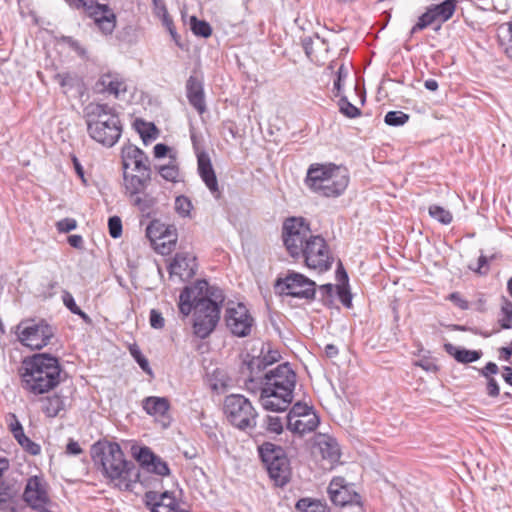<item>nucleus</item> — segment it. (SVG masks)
Returning <instances> with one entry per match:
<instances>
[{
    "mask_svg": "<svg viewBox=\"0 0 512 512\" xmlns=\"http://www.w3.org/2000/svg\"><path fill=\"white\" fill-rule=\"evenodd\" d=\"M445 351L459 363H472L480 359L482 352L459 348L451 343L444 345Z\"/></svg>",
    "mask_w": 512,
    "mask_h": 512,
    "instance_id": "nucleus-27",
    "label": "nucleus"
},
{
    "mask_svg": "<svg viewBox=\"0 0 512 512\" xmlns=\"http://www.w3.org/2000/svg\"><path fill=\"white\" fill-rule=\"evenodd\" d=\"M190 29L194 35L208 38L212 34V28L207 21L199 20L196 16L190 18Z\"/></svg>",
    "mask_w": 512,
    "mask_h": 512,
    "instance_id": "nucleus-32",
    "label": "nucleus"
},
{
    "mask_svg": "<svg viewBox=\"0 0 512 512\" xmlns=\"http://www.w3.org/2000/svg\"><path fill=\"white\" fill-rule=\"evenodd\" d=\"M149 323L153 329L161 330L165 326V319L160 311L151 309L149 313Z\"/></svg>",
    "mask_w": 512,
    "mask_h": 512,
    "instance_id": "nucleus-50",
    "label": "nucleus"
},
{
    "mask_svg": "<svg viewBox=\"0 0 512 512\" xmlns=\"http://www.w3.org/2000/svg\"><path fill=\"white\" fill-rule=\"evenodd\" d=\"M61 367L57 357L37 353L22 362L21 382L25 391L41 395L54 389L60 383Z\"/></svg>",
    "mask_w": 512,
    "mask_h": 512,
    "instance_id": "nucleus-4",
    "label": "nucleus"
},
{
    "mask_svg": "<svg viewBox=\"0 0 512 512\" xmlns=\"http://www.w3.org/2000/svg\"><path fill=\"white\" fill-rule=\"evenodd\" d=\"M133 201V205L138 207L141 212H148L153 206V199L148 194H144L143 196L136 195L131 197Z\"/></svg>",
    "mask_w": 512,
    "mask_h": 512,
    "instance_id": "nucleus-48",
    "label": "nucleus"
},
{
    "mask_svg": "<svg viewBox=\"0 0 512 512\" xmlns=\"http://www.w3.org/2000/svg\"><path fill=\"white\" fill-rule=\"evenodd\" d=\"M428 212L433 219L444 225L450 224L453 220L451 212L439 205H431Z\"/></svg>",
    "mask_w": 512,
    "mask_h": 512,
    "instance_id": "nucleus-34",
    "label": "nucleus"
},
{
    "mask_svg": "<svg viewBox=\"0 0 512 512\" xmlns=\"http://www.w3.org/2000/svg\"><path fill=\"white\" fill-rule=\"evenodd\" d=\"M186 95L189 103L200 115L206 111L203 85L194 76H190L187 80Z\"/></svg>",
    "mask_w": 512,
    "mask_h": 512,
    "instance_id": "nucleus-22",
    "label": "nucleus"
},
{
    "mask_svg": "<svg viewBox=\"0 0 512 512\" xmlns=\"http://www.w3.org/2000/svg\"><path fill=\"white\" fill-rule=\"evenodd\" d=\"M14 439L26 453L32 456L40 454L41 446L38 443L32 441L28 436L25 435V433H22Z\"/></svg>",
    "mask_w": 512,
    "mask_h": 512,
    "instance_id": "nucleus-35",
    "label": "nucleus"
},
{
    "mask_svg": "<svg viewBox=\"0 0 512 512\" xmlns=\"http://www.w3.org/2000/svg\"><path fill=\"white\" fill-rule=\"evenodd\" d=\"M503 379L504 381L512 386V368L509 366L503 367Z\"/></svg>",
    "mask_w": 512,
    "mask_h": 512,
    "instance_id": "nucleus-64",
    "label": "nucleus"
},
{
    "mask_svg": "<svg viewBox=\"0 0 512 512\" xmlns=\"http://www.w3.org/2000/svg\"><path fill=\"white\" fill-rule=\"evenodd\" d=\"M146 471L162 477L170 474L168 464L157 455L155 457V461L151 464V467H148Z\"/></svg>",
    "mask_w": 512,
    "mask_h": 512,
    "instance_id": "nucleus-46",
    "label": "nucleus"
},
{
    "mask_svg": "<svg viewBox=\"0 0 512 512\" xmlns=\"http://www.w3.org/2000/svg\"><path fill=\"white\" fill-rule=\"evenodd\" d=\"M223 413L228 423L236 429L248 431L256 427L258 413L244 395H227L223 402Z\"/></svg>",
    "mask_w": 512,
    "mask_h": 512,
    "instance_id": "nucleus-8",
    "label": "nucleus"
},
{
    "mask_svg": "<svg viewBox=\"0 0 512 512\" xmlns=\"http://www.w3.org/2000/svg\"><path fill=\"white\" fill-rule=\"evenodd\" d=\"M169 151V147L163 143H158L154 146V156L156 158H162L166 156Z\"/></svg>",
    "mask_w": 512,
    "mask_h": 512,
    "instance_id": "nucleus-60",
    "label": "nucleus"
},
{
    "mask_svg": "<svg viewBox=\"0 0 512 512\" xmlns=\"http://www.w3.org/2000/svg\"><path fill=\"white\" fill-rule=\"evenodd\" d=\"M259 454L275 484L280 487L286 485L291 477V468L283 449L273 443L265 442L259 447Z\"/></svg>",
    "mask_w": 512,
    "mask_h": 512,
    "instance_id": "nucleus-10",
    "label": "nucleus"
},
{
    "mask_svg": "<svg viewBox=\"0 0 512 512\" xmlns=\"http://www.w3.org/2000/svg\"><path fill=\"white\" fill-rule=\"evenodd\" d=\"M499 371V368L496 363L494 362H488L481 370L480 375L487 378H492V375L497 374Z\"/></svg>",
    "mask_w": 512,
    "mask_h": 512,
    "instance_id": "nucleus-57",
    "label": "nucleus"
},
{
    "mask_svg": "<svg viewBox=\"0 0 512 512\" xmlns=\"http://www.w3.org/2000/svg\"><path fill=\"white\" fill-rule=\"evenodd\" d=\"M82 448L79 443L73 439H70L66 446V452L70 455H79L82 453Z\"/></svg>",
    "mask_w": 512,
    "mask_h": 512,
    "instance_id": "nucleus-59",
    "label": "nucleus"
},
{
    "mask_svg": "<svg viewBox=\"0 0 512 512\" xmlns=\"http://www.w3.org/2000/svg\"><path fill=\"white\" fill-rule=\"evenodd\" d=\"M409 120V115L403 111H389L385 117L384 122L389 126H402Z\"/></svg>",
    "mask_w": 512,
    "mask_h": 512,
    "instance_id": "nucleus-40",
    "label": "nucleus"
},
{
    "mask_svg": "<svg viewBox=\"0 0 512 512\" xmlns=\"http://www.w3.org/2000/svg\"><path fill=\"white\" fill-rule=\"evenodd\" d=\"M308 414H316L313 407L302 402H296L286 415L285 420L306 417Z\"/></svg>",
    "mask_w": 512,
    "mask_h": 512,
    "instance_id": "nucleus-38",
    "label": "nucleus"
},
{
    "mask_svg": "<svg viewBox=\"0 0 512 512\" xmlns=\"http://www.w3.org/2000/svg\"><path fill=\"white\" fill-rule=\"evenodd\" d=\"M282 240L288 254L294 259H303L309 269L318 272L331 269L334 258L326 240L314 235L304 218L286 219L282 227Z\"/></svg>",
    "mask_w": 512,
    "mask_h": 512,
    "instance_id": "nucleus-2",
    "label": "nucleus"
},
{
    "mask_svg": "<svg viewBox=\"0 0 512 512\" xmlns=\"http://www.w3.org/2000/svg\"><path fill=\"white\" fill-rule=\"evenodd\" d=\"M162 23H163L164 27L167 29V31L169 32V34H170L172 40L175 42V44L179 48H183V44L181 43V37L177 33L176 28L173 23V20L169 16V14L165 8H163Z\"/></svg>",
    "mask_w": 512,
    "mask_h": 512,
    "instance_id": "nucleus-41",
    "label": "nucleus"
},
{
    "mask_svg": "<svg viewBox=\"0 0 512 512\" xmlns=\"http://www.w3.org/2000/svg\"><path fill=\"white\" fill-rule=\"evenodd\" d=\"M6 422L8 425V429L14 438L24 433L23 426L14 413H9L6 416Z\"/></svg>",
    "mask_w": 512,
    "mask_h": 512,
    "instance_id": "nucleus-47",
    "label": "nucleus"
},
{
    "mask_svg": "<svg viewBox=\"0 0 512 512\" xmlns=\"http://www.w3.org/2000/svg\"><path fill=\"white\" fill-rule=\"evenodd\" d=\"M429 8L436 19L443 23L453 16L456 9V2L455 0H445L440 4L431 5Z\"/></svg>",
    "mask_w": 512,
    "mask_h": 512,
    "instance_id": "nucleus-28",
    "label": "nucleus"
},
{
    "mask_svg": "<svg viewBox=\"0 0 512 512\" xmlns=\"http://www.w3.org/2000/svg\"><path fill=\"white\" fill-rule=\"evenodd\" d=\"M64 408V401L58 395L46 397L42 402V411L47 417H56Z\"/></svg>",
    "mask_w": 512,
    "mask_h": 512,
    "instance_id": "nucleus-29",
    "label": "nucleus"
},
{
    "mask_svg": "<svg viewBox=\"0 0 512 512\" xmlns=\"http://www.w3.org/2000/svg\"><path fill=\"white\" fill-rule=\"evenodd\" d=\"M448 299L453 302L457 307H459L461 310H467L469 309V303L467 300H465L459 292H453L449 294Z\"/></svg>",
    "mask_w": 512,
    "mask_h": 512,
    "instance_id": "nucleus-55",
    "label": "nucleus"
},
{
    "mask_svg": "<svg viewBox=\"0 0 512 512\" xmlns=\"http://www.w3.org/2000/svg\"><path fill=\"white\" fill-rule=\"evenodd\" d=\"M146 236L156 245L161 254L169 253L176 244V234L158 220L149 223Z\"/></svg>",
    "mask_w": 512,
    "mask_h": 512,
    "instance_id": "nucleus-16",
    "label": "nucleus"
},
{
    "mask_svg": "<svg viewBox=\"0 0 512 512\" xmlns=\"http://www.w3.org/2000/svg\"><path fill=\"white\" fill-rule=\"evenodd\" d=\"M130 353L134 360L138 363L140 368L147 373L148 375L152 376L153 372L149 365V362L147 358L141 353L138 347L134 346L130 348Z\"/></svg>",
    "mask_w": 512,
    "mask_h": 512,
    "instance_id": "nucleus-44",
    "label": "nucleus"
},
{
    "mask_svg": "<svg viewBox=\"0 0 512 512\" xmlns=\"http://www.w3.org/2000/svg\"><path fill=\"white\" fill-rule=\"evenodd\" d=\"M143 410L150 416L163 417L170 409V403L165 397L149 396L142 401Z\"/></svg>",
    "mask_w": 512,
    "mask_h": 512,
    "instance_id": "nucleus-26",
    "label": "nucleus"
},
{
    "mask_svg": "<svg viewBox=\"0 0 512 512\" xmlns=\"http://www.w3.org/2000/svg\"><path fill=\"white\" fill-rule=\"evenodd\" d=\"M498 322L502 329L512 328V302L503 299Z\"/></svg>",
    "mask_w": 512,
    "mask_h": 512,
    "instance_id": "nucleus-33",
    "label": "nucleus"
},
{
    "mask_svg": "<svg viewBox=\"0 0 512 512\" xmlns=\"http://www.w3.org/2000/svg\"><path fill=\"white\" fill-rule=\"evenodd\" d=\"M340 112L348 118H357L361 115V110L353 105L346 96H341L338 101Z\"/></svg>",
    "mask_w": 512,
    "mask_h": 512,
    "instance_id": "nucleus-39",
    "label": "nucleus"
},
{
    "mask_svg": "<svg viewBox=\"0 0 512 512\" xmlns=\"http://www.w3.org/2000/svg\"><path fill=\"white\" fill-rule=\"evenodd\" d=\"M435 21H437L435 15L430 8H428L427 11L418 18L417 23L412 27L410 33L415 34L432 25Z\"/></svg>",
    "mask_w": 512,
    "mask_h": 512,
    "instance_id": "nucleus-42",
    "label": "nucleus"
},
{
    "mask_svg": "<svg viewBox=\"0 0 512 512\" xmlns=\"http://www.w3.org/2000/svg\"><path fill=\"white\" fill-rule=\"evenodd\" d=\"M276 360L277 357L274 355H271L269 359L267 356H264L263 358H255L249 362L248 368L251 371L254 369L255 366L260 369L261 366L263 365V367L265 368L267 365L272 364Z\"/></svg>",
    "mask_w": 512,
    "mask_h": 512,
    "instance_id": "nucleus-54",
    "label": "nucleus"
},
{
    "mask_svg": "<svg viewBox=\"0 0 512 512\" xmlns=\"http://www.w3.org/2000/svg\"><path fill=\"white\" fill-rule=\"evenodd\" d=\"M68 243L74 248H82L83 238L80 235H70L68 237Z\"/></svg>",
    "mask_w": 512,
    "mask_h": 512,
    "instance_id": "nucleus-63",
    "label": "nucleus"
},
{
    "mask_svg": "<svg viewBox=\"0 0 512 512\" xmlns=\"http://www.w3.org/2000/svg\"><path fill=\"white\" fill-rule=\"evenodd\" d=\"M296 509L301 512H327L326 505L319 500L302 498L297 501Z\"/></svg>",
    "mask_w": 512,
    "mask_h": 512,
    "instance_id": "nucleus-31",
    "label": "nucleus"
},
{
    "mask_svg": "<svg viewBox=\"0 0 512 512\" xmlns=\"http://www.w3.org/2000/svg\"><path fill=\"white\" fill-rule=\"evenodd\" d=\"M143 501L151 512H189L180 507L174 494L169 491H148L144 494Z\"/></svg>",
    "mask_w": 512,
    "mask_h": 512,
    "instance_id": "nucleus-15",
    "label": "nucleus"
},
{
    "mask_svg": "<svg viewBox=\"0 0 512 512\" xmlns=\"http://www.w3.org/2000/svg\"><path fill=\"white\" fill-rule=\"evenodd\" d=\"M144 129H139L140 136L144 142V144H148L149 142L155 140L158 136V131L154 124L143 123Z\"/></svg>",
    "mask_w": 512,
    "mask_h": 512,
    "instance_id": "nucleus-49",
    "label": "nucleus"
},
{
    "mask_svg": "<svg viewBox=\"0 0 512 512\" xmlns=\"http://www.w3.org/2000/svg\"><path fill=\"white\" fill-rule=\"evenodd\" d=\"M198 173L206 187L215 198L220 197L217 177L209 155L206 152H197Z\"/></svg>",
    "mask_w": 512,
    "mask_h": 512,
    "instance_id": "nucleus-20",
    "label": "nucleus"
},
{
    "mask_svg": "<svg viewBox=\"0 0 512 512\" xmlns=\"http://www.w3.org/2000/svg\"><path fill=\"white\" fill-rule=\"evenodd\" d=\"M285 421L287 429L299 435L315 431L320 423L317 414H308L306 417L288 419Z\"/></svg>",
    "mask_w": 512,
    "mask_h": 512,
    "instance_id": "nucleus-23",
    "label": "nucleus"
},
{
    "mask_svg": "<svg viewBox=\"0 0 512 512\" xmlns=\"http://www.w3.org/2000/svg\"><path fill=\"white\" fill-rule=\"evenodd\" d=\"M97 86L103 92H108L119 98L121 94H125L127 85L118 75L104 74L97 82Z\"/></svg>",
    "mask_w": 512,
    "mask_h": 512,
    "instance_id": "nucleus-24",
    "label": "nucleus"
},
{
    "mask_svg": "<svg viewBox=\"0 0 512 512\" xmlns=\"http://www.w3.org/2000/svg\"><path fill=\"white\" fill-rule=\"evenodd\" d=\"M57 229L61 233H68L74 230L77 226L76 220L72 218H64L57 222Z\"/></svg>",
    "mask_w": 512,
    "mask_h": 512,
    "instance_id": "nucleus-53",
    "label": "nucleus"
},
{
    "mask_svg": "<svg viewBox=\"0 0 512 512\" xmlns=\"http://www.w3.org/2000/svg\"><path fill=\"white\" fill-rule=\"evenodd\" d=\"M486 391L490 397L495 398V397L499 396L500 388H499L497 380L494 377L487 378Z\"/></svg>",
    "mask_w": 512,
    "mask_h": 512,
    "instance_id": "nucleus-56",
    "label": "nucleus"
},
{
    "mask_svg": "<svg viewBox=\"0 0 512 512\" xmlns=\"http://www.w3.org/2000/svg\"><path fill=\"white\" fill-rule=\"evenodd\" d=\"M90 138L105 147H113L121 137L122 125L115 109L108 104L89 103L84 108Z\"/></svg>",
    "mask_w": 512,
    "mask_h": 512,
    "instance_id": "nucleus-6",
    "label": "nucleus"
},
{
    "mask_svg": "<svg viewBox=\"0 0 512 512\" xmlns=\"http://www.w3.org/2000/svg\"><path fill=\"white\" fill-rule=\"evenodd\" d=\"M109 234L112 238H118L122 234V222L118 216H112L108 220Z\"/></svg>",
    "mask_w": 512,
    "mask_h": 512,
    "instance_id": "nucleus-51",
    "label": "nucleus"
},
{
    "mask_svg": "<svg viewBox=\"0 0 512 512\" xmlns=\"http://www.w3.org/2000/svg\"><path fill=\"white\" fill-rule=\"evenodd\" d=\"M123 171L131 168L133 171H146L150 169L149 157L136 145L126 144L121 150Z\"/></svg>",
    "mask_w": 512,
    "mask_h": 512,
    "instance_id": "nucleus-18",
    "label": "nucleus"
},
{
    "mask_svg": "<svg viewBox=\"0 0 512 512\" xmlns=\"http://www.w3.org/2000/svg\"><path fill=\"white\" fill-rule=\"evenodd\" d=\"M62 301H63V304L64 306L72 313V314H75V315H78L79 317H81L86 323H90L91 322V318L88 316V314H86L83 310H81L76 302H75V299L73 297V295L69 292V291H66L64 290L62 292Z\"/></svg>",
    "mask_w": 512,
    "mask_h": 512,
    "instance_id": "nucleus-30",
    "label": "nucleus"
},
{
    "mask_svg": "<svg viewBox=\"0 0 512 512\" xmlns=\"http://www.w3.org/2000/svg\"><path fill=\"white\" fill-rule=\"evenodd\" d=\"M229 331L237 337H246L251 333L254 319L242 303L228 306L224 316Z\"/></svg>",
    "mask_w": 512,
    "mask_h": 512,
    "instance_id": "nucleus-13",
    "label": "nucleus"
},
{
    "mask_svg": "<svg viewBox=\"0 0 512 512\" xmlns=\"http://www.w3.org/2000/svg\"><path fill=\"white\" fill-rule=\"evenodd\" d=\"M276 289L283 295L313 299L316 293V284L301 273L289 271L283 279H278Z\"/></svg>",
    "mask_w": 512,
    "mask_h": 512,
    "instance_id": "nucleus-11",
    "label": "nucleus"
},
{
    "mask_svg": "<svg viewBox=\"0 0 512 512\" xmlns=\"http://www.w3.org/2000/svg\"><path fill=\"white\" fill-rule=\"evenodd\" d=\"M99 462L104 477L114 488L132 491L136 483H145L137 466L132 461L126 460L117 443H109L101 449Z\"/></svg>",
    "mask_w": 512,
    "mask_h": 512,
    "instance_id": "nucleus-5",
    "label": "nucleus"
},
{
    "mask_svg": "<svg viewBox=\"0 0 512 512\" xmlns=\"http://www.w3.org/2000/svg\"><path fill=\"white\" fill-rule=\"evenodd\" d=\"M348 70L344 65H341L337 71L336 79L334 80L333 88L337 91L335 96H339L342 91L343 83L347 78Z\"/></svg>",
    "mask_w": 512,
    "mask_h": 512,
    "instance_id": "nucleus-52",
    "label": "nucleus"
},
{
    "mask_svg": "<svg viewBox=\"0 0 512 512\" xmlns=\"http://www.w3.org/2000/svg\"><path fill=\"white\" fill-rule=\"evenodd\" d=\"M342 512H365L360 499H356L342 507Z\"/></svg>",
    "mask_w": 512,
    "mask_h": 512,
    "instance_id": "nucleus-58",
    "label": "nucleus"
},
{
    "mask_svg": "<svg viewBox=\"0 0 512 512\" xmlns=\"http://www.w3.org/2000/svg\"><path fill=\"white\" fill-rule=\"evenodd\" d=\"M136 172L137 174H130L123 171L125 194L129 197L142 194L151 180V170Z\"/></svg>",
    "mask_w": 512,
    "mask_h": 512,
    "instance_id": "nucleus-21",
    "label": "nucleus"
},
{
    "mask_svg": "<svg viewBox=\"0 0 512 512\" xmlns=\"http://www.w3.org/2000/svg\"><path fill=\"white\" fill-rule=\"evenodd\" d=\"M316 444L323 459L328 460L331 464L339 461L341 453L336 439L328 435H321Z\"/></svg>",
    "mask_w": 512,
    "mask_h": 512,
    "instance_id": "nucleus-25",
    "label": "nucleus"
},
{
    "mask_svg": "<svg viewBox=\"0 0 512 512\" xmlns=\"http://www.w3.org/2000/svg\"><path fill=\"white\" fill-rule=\"evenodd\" d=\"M224 300L220 288L210 286L206 280H198L181 291L178 308L183 317H188L193 311V334L205 339L220 320Z\"/></svg>",
    "mask_w": 512,
    "mask_h": 512,
    "instance_id": "nucleus-1",
    "label": "nucleus"
},
{
    "mask_svg": "<svg viewBox=\"0 0 512 512\" xmlns=\"http://www.w3.org/2000/svg\"><path fill=\"white\" fill-rule=\"evenodd\" d=\"M296 373L288 362L265 373L260 381L259 400L265 410L285 411L293 401Z\"/></svg>",
    "mask_w": 512,
    "mask_h": 512,
    "instance_id": "nucleus-3",
    "label": "nucleus"
},
{
    "mask_svg": "<svg viewBox=\"0 0 512 512\" xmlns=\"http://www.w3.org/2000/svg\"><path fill=\"white\" fill-rule=\"evenodd\" d=\"M192 209V203L186 196H177L175 199V210L176 212L182 216L187 217L190 215Z\"/></svg>",
    "mask_w": 512,
    "mask_h": 512,
    "instance_id": "nucleus-45",
    "label": "nucleus"
},
{
    "mask_svg": "<svg viewBox=\"0 0 512 512\" xmlns=\"http://www.w3.org/2000/svg\"><path fill=\"white\" fill-rule=\"evenodd\" d=\"M328 494L332 503L341 507H344L356 499H361L360 495L356 493L352 489V486L347 484L342 477L332 479L328 486Z\"/></svg>",
    "mask_w": 512,
    "mask_h": 512,
    "instance_id": "nucleus-19",
    "label": "nucleus"
},
{
    "mask_svg": "<svg viewBox=\"0 0 512 512\" xmlns=\"http://www.w3.org/2000/svg\"><path fill=\"white\" fill-rule=\"evenodd\" d=\"M170 277H179L181 281L191 279L197 270L196 257L190 252H177L168 266Z\"/></svg>",
    "mask_w": 512,
    "mask_h": 512,
    "instance_id": "nucleus-17",
    "label": "nucleus"
},
{
    "mask_svg": "<svg viewBox=\"0 0 512 512\" xmlns=\"http://www.w3.org/2000/svg\"><path fill=\"white\" fill-rule=\"evenodd\" d=\"M23 500L34 510L44 512L48 509L50 504L48 483L43 476L34 475L27 479Z\"/></svg>",
    "mask_w": 512,
    "mask_h": 512,
    "instance_id": "nucleus-12",
    "label": "nucleus"
},
{
    "mask_svg": "<svg viewBox=\"0 0 512 512\" xmlns=\"http://www.w3.org/2000/svg\"><path fill=\"white\" fill-rule=\"evenodd\" d=\"M264 425L269 433L281 434L284 428V420L280 416L268 415L264 420Z\"/></svg>",
    "mask_w": 512,
    "mask_h": 512,
    "instance_id": "nucleus-43",
    "label": "nucleus"
},
{
    "mask_svg": "<svg viewBox=\"0 0 512 512\" xmlns=\"http://www.w3.org/2000/svg\"><path fill=\"white\" fill-rule=\"evenodd\" d=\"M158 171L161 177L167 181L173 183L179 181L180 173L175 160L170 161V163L167 165L160 166Z\"/></svg>",
    "mask_w": 512,
    "mask_h": 512,
    "instance_id": "nucleus-36",
    "label": "nucleus"
},
{
    "mask_svg": "<svg viewBox=\"0 0 512 512\" xmlns=\"http://www.w3.org/2000/svg\"><path fill=\"white\" fill-rule=\"evenodd\" d=\"M19 342L32 350H40L50 343L55 329L44 319H24L17 326Z\"/></svg>",
    "mask_w": 512,
    "mask_h": 512,
    "instance_id": "nucleus-9",
    "label": "nucleus"
},
{
    "mask_svg": "<svg viewBox=\"0 0 512 512\" xmlns=\"http://www.w3.org/2000/svg\"><path fill=\"white\" fill-rule=\"evenodd\" d=\"M82 10L94 20L96 26L105 34H111L116 26V16L107 4L90 1Z\"/></svg>",
    "mask_w": 512,
    "mask_h": 512,
    "instance_id": "nucleus-14",
    "label": "nucleus"
},
{
    "mask_svg": "<svg viewBox=\"0 0 512 512\" xmlns=\"http://www.w3.org/2000/svg\"><path fill=\"white\" fill-rule=\"evenodd\" d=\"M349 180L345 167L332 163L312 164L307 171L305 183L320 196L336 198L345 192Z\"/></svg>",
    "mask_w": 512,
    "mask_h": 512,
    "instance_id": "nucleus-7",
    "label": "nucleus"
},
{
    "mask_svg": "<svg viewBox=\"0 0 512 512\" xmlns=\"http://www.w3.org/2000/svg\"><path fill=\"white\" fill-rule=\"evenodd\" d=\"M136 460L139 462L140 466L147 470L148 467H151L153 461H155L156 454L149 447H141L138 452L134 453Z\"/></svg>",
    "mask_w": 512,
    "mask_h": 512,
    "instance_id": "nucleus-37",
    "label": "nucleus"
},
{
    "mask_svg": "<svg viewBox=\"0 0 512 512\" xmlns=\"http://www.w3.org/2000/svg\"><path fill=\"white\" fill-rule=\"evenodd\" d=\"M338 293L342 304L349 308L351 306V294L344 288H340Z\"/></svg>",
    "mask_w": 512,
    "mask_h": 512,
    "instance_id": "nucleus-62",
    "label": "nucleus"
},
{
    "mask_svg": "<svg viewBox=\"0 0 512 512\" xmlns=\"http://www.w3.org/2000/svg\"><path fill=\"white\" fill-rule=\"evenodd\" d=\"M54 78L62 87L69 85L71 82V76L68 73H58Z\"/></svg>",
    "mask_w": 512,
    "mask_h": 512,
    "instance_id": "nucleus-61",
    "label": "nucleus"
}]
</instances>
